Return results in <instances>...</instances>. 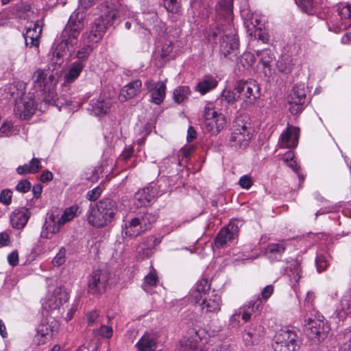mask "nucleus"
<instances>
[{
	"instance_id": "nucleus-1",
	"label": "nucleus",
	"mask_w": 351,
	"mask_h": 351,
	"mask_svg": "<svg viewBox=\"0 0 351 351\" xmlns=\"http://www.w3.org/2000/svg\"><path fill=\"white\" fill-rule=\"evenodd\" d=\"M117 213V204L111 198H102L95 205H90L86 214L89 224L101 228L110 223Z\"/></svg>"
},
{
	"instance_id": "nucleus-2",
	"label": "nucleus",
	"mask_w": 351,
	"mask_h": 351,
	"mask_svg": "<svg viewBox=\"0 0 351 351\" xmlns=\"http://www.w3.org/2000/svg\"><path fill=\"white\" fill-rule=\"evenodd\" d=\"M85 14L75 10L70 16L68 23L62 32V45H64L71 54L77 44L78 36L84 27Z\"/></svg>"
},
{
	"instance_id": "nucleus-3",
	"label": "nucleus",
	"mask_w": 351,
	"mask_h": 351,
	"mask_svg": "<svg viewBox=\"0 0 351 351\" xmlns=\"http://www.w3.org/2000/svg\"><path fill=\"white\" fill-rule=\"evenodd\" d=\"M157 217L154 213L146 212L143 215L125 220L123 226V233L130 237H136L152 228L156 221Z\"/></svg>"
},
{
	"instance_id": "nucleus-4",
	"label": "nucleus",
	"mask_w": 351,
	"mask_h": 351,
	"mask_svg": "<svg viewBox=\"0 0 351 351\" xmlns=\"http://www.w3.org/2000/svg\"><path fill=\"white\" fill-rule=\"evenodd\" d=\"M252 135L250 124L245 122L243 118L237 117L232 123L230 137V145L237 149H243L249 145Z\"/></svg>"
},
{
	"instance_id": "nucleus-5",
	"label": "nucleus",
	"mask_w": 351,
	"mask_h": 351,
	"mask_svg": "<svg viewBox=\"0 0 351 351\" xmlns=\"http://www.w3.org/2000/svg\"><path fill=\"white\" fill-rule=\"evenodd\" d=\"M237 98L243 101V106H247L254 103L260 96V88L255 80L239 81L234 86Z\"/></svg>"
},
{
	"instance_id": "nucleus-6",
	"label": "nucleus",
	"mask_w": 351,
	"mask_h": 351,
	"mask_svg": "<svg viewBox=\"0 0 351 351\" xmlns=\"http://www.w3.org/2000/svg\"><path fill=\"white\" fill-rule=\"evenodd\" d=\"M204 127L213 134H218L226 125V119L221 113H218L211 103L207 104L204 109Z\"/></svg>"
},
{
	"instance_id": "nucleus-7",
	"label": "nucleus",
	"mask_w": 351,
	"mask_h": 351,
	"mask_svg": "<svg viewBox=\"0 0 351 351\" xmlns=\"http://www.w3.org/2000/svg\"><path fill=\"white\" fill-rule=\"evenodd\" d=\"M276 351H297L299 348V337L292 330H280L274 337Z\"/></svg>"
},
{
	"instance_id": "nucleus-8",
	"label": "nucleus",
	"mask_w": 351,
	"mask_h": 351,
	"mask_svg": "<svg viewBox=\"0 0 351 351\" xmlns=\"http://www.w3.org/2000/svg\"><path fill=\"white\" fill-rule=\"evenodd\" d=\"M337 11L339 18L337 16L332 17L328 23V30L335 33L346 29L351 25V23L348 21L351 19V5L339 3Z\"/></svg>"
},
{
	"instance_id": "nucleus-9",
	"label": "nucleus",
	"mask_w": 351,
	"mask_h": 351,
	"mask_svg": "<svg viewBox=\"0 0 351 351\" xmlns=\"http://www.w3.org/2000/svg\"><path fill=\"white\" fill-rule=\"evenodd\" d=\"M68 299L67 292L61 287H56L52 291L49 290L43 301L42 306L45 311H51L59 308Z\"/></svg>"
},
{
	"instance_id": "nucleus-10",
	"label": "nucleus",
	"mask_w": 351,
	"mask_h": 351,
	"mask_svg": "<svg viewBox=\"0 0 351 351\" xmlns=\"http://www.w3.org/2000/svg\"><path fill=\"white\" fill-rule=\"evenodd\" d=\"M53 78V76L49 75L48 71L40 69L34 71L32 77L34 88L40 92L48 90L51 101H54L55 97L53 92L50 90ZM44 99L50 101L46 97Z\"/></svg>"
},
{
	"instance_id": "nucleus-11",
	"label": "nucleus",
	"mask_w": 351,
	"mask_h": 351,
	"mask_svg": "<svg viewBox=\"0 0 351 351\" xmlns=\"http://www.w3.org/2000/svg\"><path fill=\"white\" fill-rule=\"evenodd\" d=\"M58 326V322L52 317L43 319L36 328L34 341L37 345H43L49 341L53 332Z\"/></svg>"
},
{
	"instance_id": "nucleus-12",
	"label": "nucleus",
	"mask_w": 351,
	"mask_h": 351,
	"mask_svg": "<svg viewBox=\"0 0 351 351\" xmlns=\"http://www.w3.org/2000/svg\"><path fill=\"white\" fill-rule=\"evenodd\" d=\"M109 274L101 271H93L89 277L88 292L92 295H99L104 293L108 284Z\"/></svg>"
},
{
	"instance_id": "nucleus-13",
	"label": "nucleus",
	"mask_w": 351,
	"mask_h": 351,
	"mask_svg": "<svg viewBox=\"0 0 351 351\" xmlns=\"http://www.w3.org/2000/svg\"><path fill=\"white\" fill-rule=\"evenodd\" d=\"M306 88L304 84H296L292 88L289 97V110L296 114L303 109L306 101Z\"/></svg>"
},
{
	"instance_id": "nucleus-14",
	"label": "nucleus",
	"mask_w": 351,
	"mask_h": 351,
	"mask_svg": "<svg viewBox=\"0 0 351 351\" xmlns=\"http://www.w3.org/2000/svg\"><path fill=\"white\" fill-rule=\"evenodd\" d=\"M305 331L311 339H324L329 332V326L320 319L309 318L305 320Z\"/></svg>"
},
{
	"instance_id": "nucleus-15",
	"label": "nucleus",
	"mask_w": 351,
	"mask_h": 351,
	"mask_svg": "<svg viewBox=\"0 0 351 351\" xmlns=\"http://www.w3.org/2000/svg\"><path fill=\"white\" fill-rule=\"evenodd\" d=\"M239 227L236 221H230L217 234L215 245L217 248H223L232 242L238 235Z\"/></svg>"
},
{
	"instance_id": "nucleus-16",
	"label": "nucleus",
	"mask_w": 351,
	"mask_h": 351,
	"mask_svg": "<svg viewBox=\"0 0 351 351\" xmlns=\"http://www.w3.org/2000/svg\"><path fill=\"white\" fill-rule=\"evenodd\" d=\"M166 81L154 82L153 80H147L145 82V86L149 93V101L156 105L161 104L166 96Z\"/></svg>"
},
{
	"instance_id": "nucleus-17",
	"label": "nucleus",
	"mask_w": 351,
	"mask_h": 351,
	"mask_svg": "<svg viewBox=\"0 0 351 351\" xmlns=\"http://www.w3.org/2000/svg\"><path fill=\"white\" fill-rule=\"evenodd\" d=\"M36 110L35 103L32 96L23 97L16 101L14 114L21 119H29Z\"/></svg>"
},
{
	"instance_id": "nucleus-18",
	"label": "nucleus",
	"mask_w": 351,
	"mask_h": 351,
	"mask_svg": "<svg viewBox=\"0 0 351 351\" xmlns=\"http://www.w3.org/2000/svg\"><path fill=\"white\" fill-rule=\"evenodd\" d=\"M199 304L201 311L204 313H217L221 309V296L213 290L211 293L203 297L201 301L195 302Z\"/></svg>"
},
{
	"instance_id": "nucleus-19",
	"label": "nucleus",
	"mask_w": 351,
	"mask_h": 351,
	"mask_svg": "<svg viewBox=\"0 0 351 351\" xmlns=\"http://www.w3.org/2000/svg\"><path fill=\"white\" fill-rule=\"evenodd\" d=\"M159 195V191H158L156 186H149L138 191L135 193L134 202L137 207L146 206Z\"/></svg>"
},
{
	"instance_id": "nucleus-20",
	"label": "nucleus",
	"mask_w": 351,
	"mask_h": 351,
	"mask_svg": "<svg viewBox=\"0 0 351 351\" xmlns=\"http://www.w3.org/2000/svg\"><path fill=\"white\" fill-rule=\"evenodd\" d=\"M219 49L224 57L234 53L239 49L238 38L233 33L231 28L222 36L219 43Z\"/></svg>"
},
{
	"instance_id": "nucleus-21",
	"label": "nucleus",
	"mask_w": 351,
	"mask_h": 351,
	"mask_svg": "<svg viewBox=\"0 0 351 351\" xmlns=\"http://www.w3.org/2000/svg\"><path fill=\"white\" fill-rule=\"evenodd\" d=\"M200 341L197 332L193 329L180 341L178 351H202L199 348Z\"/></svg>"
},
{
	"instance_id": "nucleus-22",
	"label": "nucleus",
	"mask_w": 351,
	"mask_h": 351,
	"mask_svg": "<svg viewBox=\"0 0 351 351\" xmlns=\"http://www.w3.org/2000/svg\"><path fill=\"white\" fill-rule=\"evenodd\" d=\"M112 105V99L106 94H101L96 100H92L90 104L91 110L96 116L107 114Z\"/></svg>"
},
{
	"instance_id": "nucleus-23",
	"label": "nucleus",
	"mask_w": 351,
	"mask_h": 351,
	"mask_svg": "<svg viewBox=\"0 0 351 351\" xmlns=\"http://www.w3.org/2000/svg\"><path fill=\"white\" fill-rule=\"evenodd\" d=\"M287 243L285 241H279L277 243H270L264 250V254L271 261H278L282 258L287 248Z\"/></svg>"
},
{
	"instance_id": "nucleus-24",
	"label": "nucleus",
	"mask_w": 351,
	"mask_h": 351,
	"mask_svg": "<svg viewBox=\"0 0 351 351\" xmlns=\"http://www.w3.org/2000/svg\"><path fill=\"white\" fill-rule=\"evenodd\" d=\"M299 138V130L293 126H289L280 136V147L282 148H294L297 146Z\"/></svg>"
},
{
	"instance_id": "nucleus-25",
	"label": "nucleus",
	"mask_w": 351,
	"mask_h": 351,
	"mask_svg": "<svg viewBox=\"0 0 351 351\" xmlns=\"http://www.w3.org/2000/svg\"><path fill=\"white\" fill-rule=\"evenodd\" d=\"M99 10L100 16L96 19L108 26L112 25L118 16L115 5L111 3L104 2L99 5Z\"/></svg>"
},
{
	"instance_id": "nucleus-26",
	"label": "nucleus",
	"mask_w": 351,
	"mask_h": 351,
	"mask_svg": "<svg viewBox=\"0 0 351 351\" xmlns=\"http://www.w3.org/2000/svg\"><path fill=\"white\" fill-rule=\"evenodd\" d=\"M210 282L208 278L199 279L191 289L190 295L195 302H199L203 297L211 293Z\"/></svg>"
},
{
	"instance_id": "nucleus-27",
	"label": "nucleus",
	"mask_w": 351,
	"mask_h": 351,
	"mask_svg": "<svg viewBox=\"0 0 351 351\" xmlns=\"http://www.w3.org/2000/svg\"><path fill=\"white\" fill-rule=\"evenodd\" d=\"M30 215L29 210L24 207L14 210L10 216L12 227L18 230L23 228L26 226Z\"/></svg>"
},
{
	"instance_id": "nucleus-28",
	"label": "nucleus",
	"mask_w": 351,
	"mask_h": 351,
	"mask_svg": "<svg viewBox=\"0 0 351 351\" xmlns=\"http://www.w3.org/2000/svg\"><path fill=\"white\" fill-rule=\"evenodd\" d=\"M108 25L95 19L90 30L82 35V38L88 43H97L101 39Z\"/></svg>"
},
{
	"instance_id": "nucleus-29",
	"label": "nucleus",
	"mask_w": 351,
	"mask_h": 351,
	"mask_svg": "<svg viewBox=\"0 0 351 351\" xmlns=\"http://www.w3.org/2000/svg\"><path fill=\"white\" fill-rule=\"evenodd\" d=\"M42 33V26L37 22L27 28L24 34L25 45L29 47L38 48L40 38Z\"/></svg>"
},
{
	"instance_id": "nucleus-30",
	"label": "nucleus",
	"mask_w": 351,
	"mask_h": 351,
	"mask_svg": "<svg viewBox=\"0 0 351 351\" xmlns=\"http://www.w3.org/2000/svg\"><path fill=\"white\" fill-rule=\"evenodd\" d=\"M63 226L59 219L56 221L55 216L51 215L45 221L40 232V237L45 239H50L53 234L58 232Z\"/></svg>"
},
{
	"instance_id": "nucleus-31",
	"label": "nucleus",
	"mask_w": 351,
	"mask_h": 351,
	"mask_svg": "<svg viewBox=\"0 0 351 351\" xmlns=\"http://www.w3.org/2000/svg\"><path fill=\"white\" fill-rule=\"evenodd\" d=\"M142 82L140 80H136L124 86L119 94V99L125 101L136 96L141 91Z\"/></svg>"
},
{
	"instance_id": "nucleus-32",
	"label": "nucleus",
	"mask_w": 351,
	"mask_h": 351,
	"mask_svg": "<svg viewBox=\"0 0 351 351\" xmlns=\"http://www.w3.org/2000/svg\"><path fill=\"white\" fill-rule=\"evenodd\" d=\"M136 347L138 351H154L156 348L155 335L145 332L136 343Z\"/></svg>"
},
{
	"instance_id": "nucleus-33",
	"label": "nucleus",
	"mask_w": 351,
	"mask_h": 351,
	"mask_svg": "<svg viewBox=\"0 0 351 351\" xmlns=\"http://www.w3.org/2000/svg\"><path fill=\"white\" fill-rule=\"evenodd\" d=\"M161 21L159 20L157 13L154 12L143 14V28L151 32V28L156 32H158L160 27Z\"/></svg>"
},
{
	"instance_id": "nucleus-34",
	"label": "nucleus",
	"mask_w": 351,
	"mask_h": 351,
	"mask_svg": "<svg viewBox=\"0 0 351 351\" xmlns=\"http://www.w3.org/2000/svg\"><path fill=\"white\" fill-rule=\"evenodd\" d=\"M243 342L246 347H250L257 343L260 335L256 331V326L251 325L247 327L242 333Z\"/></svg>"
},
{
	"instance_id": "nucleus-35",
	"label": "nucleus",
	"mask_w": 351,
	"mask_h": 351,
	"mask_svg": "<svg viewBox=\"0 0 351 351\" xmlns=\"http://www.w3.org/2000/svg\"><path fill=\"white\" fill-rule=\"evenodd\" d=\"M255 308L257 311L262 308V302L261 299H257L254 302L250 301L248 304L244 305L239 308V311L241 313V319L245 322H248L253 313H255Z\"/></svg>"
},
{
	"instance_id": "nucleus-36",
	"label": "nucleus",
	"mask_w": 351,
	"mask_h": 351,
	"mask_svg": "<svg viewBox=\"0 0 351 351\" xmlns=\"http://www.w3.org/2000/svg\"><path fill=\"white\" fill-rule=\"evenodd\" d=\"M84 67V64L81 61H75L71 64L68 73L65 75V82L71 83L75 81L80 75Z\"/></svg>"
},
{
	"instance_id": "nucleus-37",
	"label": "nucleus",
	"mask_w": 351,
	"mask_h": 351,
	"mask_svg": "<svg viewBox=\"0 0 351 351\" xmlns=\"http://www.w3.org/2000/svg\"><path fill=\"white\" fill-rule=\"evenodd\" d=\"M217 81L212 76H206L201 82H199L197 86L196 90L202 95H204L210 90L216 87Z\"/></svg>"
},
{
	"instance_id": "nucleus-38",
	"label": "nucleus",
	"mask_w": 351,
	"mask_h": 351,
	"mask_svg": "<svg viewBox=\"0 0 351 351\" xmlns=\"http://www.w3.org/2000/svg\"><path fill=\"white\" fill-rule=\"evenodd\" d=\"M81 210L77 204H73L69 208H66L62 216L58 219L60 224L63 226L68 221H71L75 217L81 213Z\"/></svg>"
},
{
	"instance_id": "nucleus-39",
	"label": "nucleus",
	"mask_w": 351,
	"mask_h": 351,
	"mask_svg": "<svg viewBox=\"0 0 351 351\" xmlns=\"http://www.w3.org/2000/svg\"><path fill=\"white\" fill-rule=\"evenodd\" d=\"M351 314V296H344L340 304V308L337 310V316L339 319H343L347 315Z\"/></svg>"
},
{
	"instance_id": "nucleus-40",
	"label": "nucleus",
	"mask_w": 351,
	"mask_h": 351,
	"mask_svg": "<svg viewBox=\"0 0 351 351\" xmlns=\"http://www.w3.org/2000/svg\"><path fill=\"white\" fill-rule=\"evenodd\" d=\"M191 95V90L187 86H180L173 91V99L175 102L180 104L185 101Z\"/></svg>"
},
{
	"instance_id": "nucleus-41",
	"label": "nucleus",
	"mask_w": 351,
	"mask_h": 351,
	"mask_svg": "<svg viewBox=\"0 0 351 351\" xmlns=\"http://www.w3.org/2000/svg\"><path fill=\"white\" fill-rule=\"evenodd\" d=\"M256 55L259 57L260 62L265 68L269 67L271 66V63L275 59L274 53L268 49L257 51Z\"/></svg>"
},
{
	"instance_id": "nucleus-42",
	"label": "nucleus",
	"mask_w": 351,
	"mask_h": 351,
	"mask_svg": "<svg viewBox=\"0 0 351 351\" xmlns=\"http://www.w3.org/2000/svg\"><path fill=\"white\" fill-rule=\"evenodd\" d=\"M287 271L290 278H293L295 282H298L300 280L301 273L299 262L296 260H291L289 266L287 267Z\"/></svg>"
},
{
	"instance_id": "nucleus-43",
	"label": "nucleus",
	"mask_w": 351,
	"mask_h": 351,
	"mask_svg": "<svg viewBox=\"0 0 351 351\" xmlns=\"http://www.w3.org/2000/svg\"><path fill=\"white\" fill-rule=\"evenodd\" d=\"M33 14V11L28 4L21 3L16 6V16L21 19H29Z\"/></svg>"
},
{
	"instance_id": "nucleus-44",
	"label": "nucleus",
	"mask_w": 351,
	"mask_h": 351,
	"mask_svg": "<svg viewBox=\"0 0 351 351\" xmlns=\"http://www.w3.org/2000/svg\"><path fill=\"white\" fill-rule=\"evenodd\" d=\"M276 65L277 68L280 72H289L291 68V58L288 55L282 56L281 58L278 60Z\"/></svg>"
},
{
	"instance_id": "nucleus-45",
	"label": "nucleus",
	"mask_w": 351,
	"mask_h": 351,
	"mask_svg": "<svg viewBox=\"0 0 351 351\" xmlns=\"http://www.w3.org/2000/svg\"><path fill=\"white\" fill-rule=\"evenodd\" d=\"M330 256L327 254H320L317 256L315 263L318 272L324 271L328 266Z\"/></svg>"
},
{
	"instance_id": "nucleus-46",
	"label": "nucleus",
	"mask_w": 351,
	"mask_h": 351,
	"mask_svg": "<svg viewBox=\"0 0 351 351\" xmlns=\"http://www.w3.org/2000/svg\"><path fill=\"white\" fill-rule=\"evenodd\" d=\"M158 282V277L156 274V271H152L145 277V281L143 285H142L143 289L148 292L147 287H154L156 285Z\"/></svg>"
},
{
	"instance_id": "nucleus-47",
	"label": "nucleus",
	"mask_w": 351,
	"mask_h": 351,
	"mask_svg": "<svg viewBox=\"0 0 351 351\" xmlns=\"http://www.w3.org/2000/svg\"><path fill=\"white\" fill-rule=\"evenodd\" d=\"M93 332L95 335H99L103 338L109 339L112 336V328L106 325H101L98 329H95Z\"/></svg>"
},
{
	"instance_id": "nucleus-48",
	"label": "nucleus",
	"mask_w": 351,
	"mask_h": 351,
	"mask_svg": "<svg viewBox=\"0 0 351 351\" xmlns=\"http://www.w3.org/2000/svg\"><path fill=\"white\" fill-rule=\"evenodd\" d=\"M66 249L62 247L52 260L53 266L59 267L62 265L66 261Z\"/></svg>"
},
{
	"instance_id": "nucleus-49",
	"label": "nucleus",
	"mask_w": 351,
	"mask_h": 351,
	"mask_svg": "<svg viewBox=\"0 0 351 351\" xmlns=\"http://www.w3.org/2000/svg\"><path fill=\"white\" fill-rule=\"evenodd\" d=\"M236 95H237V93H234V91L225 90L222 92L221 100L226 101L229 105H232L239 99Z\"/></svg>"
},
{
	"instance_id": "nucleus-50",
	"label": "nucleus",
	"mask_w": 351,
	"mask_h": 351,
	"mask_svg": "<svg viewBox=\"0 0 351 351\" xmlns=\"http://www.w3.org/2000/svg\"><path fill=\"white\" fill-rule=\"evenodd\" d=\"M298 5L303 12L312 14L315 8V2L313 0H299Z\"/></svg>"
},
{
	"instance_id": "nucleus-51",
	"label": "nucleus",
	"mask_w": 351,
	"mask_h": 351,
	"mask_svg": "<svg viewBox=\"0 0 351 351\" xmlns=\"http://www.w3.org/2000/svg\"><path fill=\"white\" fill-rule=\"evenodd\" d=\"M217 9L223 10L226 14L230 15L232 9V0H220L217 5Z\"/></svg>"
},
{
	"instance_id": "nucleus-52",
	"label": "nucleus",
	"mask_w": 351,
	"mask_h": 351,
	"mask_svg": "<svg viewBox=\"0 0 351 351\" xmlns=\"http://www.w3.org/2000/svg\"><path fill=\"white\" fill-rule=\"evenodd\" d=\"M92 51L93 47L90 45H85L81 48L77 53V58L79 59L78 61H81L83 63V61L88 58Z\"/></svg>"
},
{
	"instance_id": "nucleus-53",
	"label": "nucleus",
	"mask_w": 351,
	"mask_h": 351,
	"mask_svg": "<svg viewBox=\"0 0 351 351\" xmlns=\"http://www.w3.org/2000/svg\"><path fill=\"white\" fill-rule=\"evenodd\" d=\"M164 5L169 12L178 13L180 8V5L177 0H163Z\"/></svg>"
},
{
	"instance_id": "nucleus-54",
	"label": "nucleus",
	"mask_w": 351,
	"mask_h": 351,
	"mask_svg": "<svg viewBox=\"0 0 351 351\" xmlns=\"http://www.w3.org/2000/svg\"><path fill=\"white\" fill-rule=\"evenodd\" d=\"M12 192L10 189H6L0 193V202L8 206L12 202Z\"/></svg>"
},
{
	"instance_id": "nucleus-55",
	"label": "nucleus",
	"mask_w": 351,
	"mask_h": 351,
	"mask_svg": "<svg viewBox=\"0 0 351 351\" xmlns=\"http://www.w3.org/2000/svg\"><path fill=\"white\" fill-rule=\"evenodd\" d=\"M31 189V183L26 179L21 180L16 184L15 189L22 193L28 192Z\"/></svg>"
},
{
	"instance_id": "nucleus-56",
	"label": "nucleus",
	"mask_w": 351,
	"mask_h": 351,
	"mask_svg": "<svg viewBox=\"0 0 351 351\" xmlns=\"http://www.w3.org/2000/svg\"><path fill=\"white\" fill-rule=\"evenodd\" d=\"M32 173H36L42 168L41 160L38 158H33L29 163Z\"/></svg>"
},
{
	"instance_id": "nucleus-57",
	"label": "nucleus",
	"mask_w": 351,
	"mask_h": 351,
	"mask_svg": "<svg viewBox=\"0 0 351 351\" xmlns=\"http://www.w3.org/2000/svg\"><path fill=\"white\" fill-rule=\"evenodd\" d=\"M239 184L241 188L249 189L252 185V180L250 176L244 175L240 178Z\"/></svg>"
},
{
	"instance_id": "nucleus-58",
	"label": "nucleus",
	"mask_w": 351,
	"mask_h": 351,
	"mask_svg": "<svg viewBox=\"0 0 351 351\" xmlns=\"http://www.w3.org/2000/svg\"><path fill=\"white\" fill-rule=\"evenodd\" d=\"M101 193V189L99 187H95L89 191L86 194V198L90 201H95L97 199Z\"/></svg>"
},
{
	"instance_id": "nucleus-59",
	"label": "nucleus",
	"mask_w": 351,
	"mask_h": 351,
	"mask_svg": "<svg viewBox=\"0 0 351 351\" xmlns=\"http://www.w3.org/2000/svg\"><path fill=\"white\" fill-rule=\"evenodd\" d=\"M274 287L272 285H267L261 293V299L267 300L274 293Z\"/></svg>"
},
{
	"instance_id": "nucleus-60",
	"label": "nucleus",
	"mask_w": 351,
	"mask_h": 351,
	"mask_svg": "<svg viewBox=\"0 0 351 351\" xmlns=\"http://www.w3.org/2000/svg\"><path fill=\"white\" fill-rule=\"evenodd\" d=\"M8 261L12 266H16L19 263V254L16 251H13L8 256Z\"/></svg>"
},
{
	"instance_id": "nucleus-61",
	"label": "nucleus",
	"mask_w": 351,
	"mask_h": 351,
	"mask_svg": "<svg viewBox=\"0 0 351 351\" xmlns=\"http://www.w3.org/2000/svg\"><path fill=\"white\" fill-rule=\"evenodd\" d=\"M16 170V173L21 176L32 173L29 164L27 163L19 166Z\"/></svg>"
},
{
	"instance_id": "nucleus-62",
	"label": "nucleus",
	"mask_w": 351,
	"mask_h": 351,
	"mask_svg": "<svg viewBox=\"0 0 351 351\" xmlns=\"http://www.w3.org/2000/svg\"><path fill=\"white\" fill-rule=\"evenodd\" d=\"M241 316V313L239 308L234 312L230 319V322L233 326H237L239 324Z\"/></svg>"
},
{
	"instance_id": "nucleus-63",
	"label": "nucleus",
	"mask_w": 351,
	"mask_h": 351,
	"mask_svg": "<svg viewBox=\"0 0 351 351\" xmlns=\"http://www.w3.org/2000/svg\"><path fill=\"white\" fill-rule=\"evenodd\" d=\"M207 350H208V351H233V349L230 345L223 344V345H219V346L213 347L211 349L208 348Z\"/></svg>"
},
{
	"instance_id": "nucleus-64",
	"label": "nucleus",
	"mask_w": 351,
	"mask_h": 351,
	"mask_svg": "<svg viewBox=\"0 0 351 351\" xmlns=\"http://www.w3.org/2000/svg\"><path fill=\"white\" fill-rule=\"evenodd\" d=\"M12 124L10 122H5L0 128L1 133L9 135L11 133Z\"/></svg>"
}]
</instances>
